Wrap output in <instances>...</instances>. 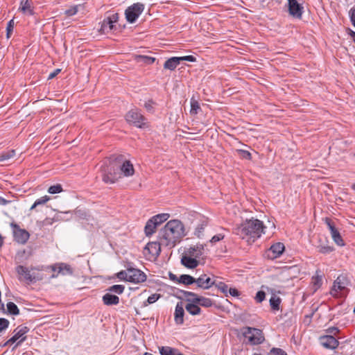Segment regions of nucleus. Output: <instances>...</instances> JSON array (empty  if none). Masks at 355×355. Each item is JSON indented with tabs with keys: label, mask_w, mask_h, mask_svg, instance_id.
<instances>
[{
	"label": "nucleus",
	"mask_w": 355,
	"mask_h": 355,
	"mask_svg": "<svg viewBox=\"0 0 355 355\" xmlns=\"http://www.w3.org/2000/svg\"><path fill=\"white\" fill-rule=\"evenodd\" d=\"M266 293L262 291H259L257 293L255 300L257 302H261L265 300Z\"/></svg>",
	"instance_id": "8fccbe9b"
},
{
	"label": "nucleus",
	"mask_w": 355,
	"mask_h": 355,
	"mask_svg": "<svg viewBox=\"0 0 355 355\" xmlns=\"http://www.w3.org/2000/svg\"><path fill=\"white\" fill-rule=\"evenodd\" d=\"M281 302V300L279 297L276 296H272L270 300V304L273 310H279V304Z\"/></svg>",
	"instance_id": "58836bf2"
},
{
	"label": "nucleus",
	"mask_w": 355,
	"mask_h": 355,
	"mask_svg": "<svg viewBox=\"0 0 355 355\" xmlns=\"http://www.w3.org/2000/svg\"><path fill=\"white\" fill-rule=\"evenodd\" d=\"M243 334L252 345L260 344L264 340L261 331L256 328L245 327Z\"/></svg>",
	"instance_id": "0eeeda50"
},
{
	"label": "nucleus",
	"mask_w": 355,
	"mask_h": 355,
	"mask_svg": "<svg viewBox=\"0 0 355 355\" xmlns=\"http://www.w3.org/2000/svg\"><path fill=\"white\" fill-rule=\"evenodd\" d=\"M14 25H15L14 19H11L8 21V23L7 24V27H6L7 38H9L10 37V35L13 31Z\"/></svg>",
	"instance_id": "c03bdc74"
},
{
	"label": "nucleus",
	"mask_w": 355,
	"mask_h": 355,
	"mask_svg": "<svg viewBox=\"0 0 355 355\" xmlns=\"http://www.w3.org/2000/svg\"><path fill=\"white\" fill-rule=\"evenodd\" d=\"M6 161L4 158L3 157L2 155L0 153V162Z\"/></svg>",
	"instance_id": "e2e57ef3"
},
{
	"label": "nucleus",
	"mask_w": 355,
	"mask_h": 355,
	"mask_svg": "<svg viewBox=\"0 0 355 355\" xmlns=\"http://www.w3.org/2000/svg\"><path fill=\"white\" fill-rule=\"evenodd\" d=\"M9 202L8 200L4 199L2 197H0V205H6Z\"/></svg>",
	"instance_id": "bf43d9fd"
},
{
	"label": "nucleus",
	"mask_w": 355,
	"mask_h": 355,
	"mask_svg": "<svg viewBox=\"0 0 355 355\" xmlns=\"http://www.w3.org/2000/svg\"><path fill=\"white\" fill-rule=\"evenodd\" d=\"M157 227V225L155 221L152 218L149 219L145 226V233L146 236L152 235L155 232Z\"/></svg>",
	"instance_id": "c756f323"
},
{
	"label": "nucleus",
	"mask_w": 355,
	"mask_h": 355,
	"mask_svg": "<svg viewBox=\"0 0 355 355\" xmlns=\"http://www.w3.org/2000/svg\"><path fill=\"white\" fill-rule=\"evenodd\" d=\"M200 110V107L199 105V103L197 100L194 98V97H192L191 98V110L190 113L192 115L196 114L198 111Z\"/></svg>",
	"instance_id": "f704fd0d"
},
{
	"label": "nucleus",
	"mask_w": 355,
	"mask_h": 355,
	"mask_svg": "<svg viewBox=\"0 0 355 355\" xmlns=\"http://www.w3.org/2000/svg\"><path fill=\"white\" fill-rule=\"evenodd\" d=\"M181 263L184 266L190 269L196 268L199 264V261L196 259V258L191 257L187 253H184V254L182 255Z\"/></svg>",
	"instance_id": "aec40b11"
},
{
	"label": "nucleus",
	"mask_w": 355,
	"mask_h": 355,
	"mask_svg": "<svg viewBox=\"0 0 355 355\" xmlns=\"http://www.w3.org/2000/svg\"><path fill=\"white\" fill-rule=\"evenodd\" d=\"M78 11V6H74L64 11V14L67 17L75 15Z\"/></svg>",
	"instance_id": "37998d69"
},
{
	"label": "nucleus",
	"mask_w": 355,
	"mask_h": 355,
	"mask_svg": "<svg viewBox=\"0 0 355 355\" xmlns=\"http://www.w3.org/2000/svg\"><path fill=\"white\" fill-rule=\"evenodd\" d=\"M12 343H8V340L3 345V346H6V345H11Z\"/></svg>",
	"instance_id": "0e129e2a"
},
{
	"label": "nucleus",
	"mask_w": 355,
	"mask_h": 355,
	"mask_svg": "<svg viewBox=\"0 0 355 355\" xmlns=\"http://www.w3.org/2000/svg\"><path fill=\"white\" fill-rule=\"evenodd\" d=\"M254 355H261V354H254Z\"/></svg>",
	"instance_id": "774afa93"
},
{
	"label": "nucleus",
	"mask_w": 355,
	"mask_h": 355,
	"mask_svg": "<svg viewBox=\"0 0 355 355\" xmlns=\"http://www.w3.org/2000/svg\"><path fill=\"white\" fill-rule=\"evenodd\" d=\"M169 216L170 215L168 214H159L152 217L151 218L155 221L157 225H159L164 221L167 220Z\"/></svg>",
	"instance_id": "72a5a7b5"
},
{
	"label": "nucleus",
	"mask_w": 355,
	"mask_h": 355,
	"mask_svg": "<svg viewBox=\"0 0 355 355\" xmlns=\"http://www.w3.org/2000/svg\"><path fill=\"white\" fill-rule=\"evenodd\" d=\"M184 306L182 304V302H178L176 304L175 313H174V319L175 322L178 324H182L184 322Z\"/></svg>",
	"instance_id": "4be33fe9"
},
{
	"label": "nucleus",
	"mask_w": 355,
	"mask_h": 355,
	"mask_svg": "<svg viewBox=\"0 0 355 355\" xmlns=\"http://www.w3.org/2000/svg\"><path fill=\"white\" fill-rule=\"evenodd\" d=\"M198 288L202 289H208L215 284V281L206 274L200 275L198 278L196 279V282Z\"/></svg>",
	"instance_id": "a211bd4d"
},
{
	"label": "nucleus",
	"mask_w": 355,
	"mask_h": 355,
	"mask_svg": "<svg viewBox=\"0 0 355 355\" xmlns=\"http://www.w3.org/2000/svg\"><path fill=\"white\" fill-rule=\"evenodd\" d=\"M160 297H161V295L157 294V293H154V294L150 295L148 297L147 300L144 302V306H146L148 304H151L155 302L160 298Z\"/></svg>",
	"instance_id": "ea45409f"
},
{
	"label": "nucleus",
	"mask_w": 355,
	"mask_h": 355,
	"mask_svg": "<svg viewBox=\"0 0 355 355\" xmlns=\"http://www.w3.org/2000/svg\"><path fill=\"white\" fill-rule=\"evenodd\" d=\"M189 61L194 62L196 61V58L193 55H187L183 57H172L168 59L164 64V68L166 69H169L171 71L174 70L178 65L180 63V61Z\"/></svg>",
	"instance_id": "9d476101"
},
{
	"label": "nucleus",
	"mask_w": 355,
	"mask_h": 355,
	"mask_svg": "<svg viewBox=\"0 0 355 355\" xmlns=\"http://www.w3.org/2000/svg\"><path fill=\"white\" fill-rule=\"evenodd\" d=\"M169 277H170V279H171L173 281L178 280L176 276L171 272L169 273Z\"/></svg>",
	"instance_id": "052dcab7"
},
{
	"label": "nucleus",
	"mask_w": 355,
	"mask_h": 355,
	"mask_svg": "<svg viewBox=\"0 0 355 355\" xmlns=\"http://www.w3.org/2000/svg\"><path fill=\"white\" fill-rule=\"evenodd\" d=\"M184 296L186 297V300H187V298H195L196 297L197 298H199V295L197 294L190 292V291H184Z\"/></svg>",
	"instance_id": "864d4df0"
},
{
	"label": "nucleus",
	"mask_w": 355,
	"mask_h": 355,
	"mask_svg": "<svg viewBox=\"0 0 355 355\" xmlns=\"http://www.w3.org/2000/svg\"><path fill=\"white\" fill-rule=\"evenodd\" d=\"M28 331V328L26 327H18L14 330V335L8 340V343H15L17 340V343L14 347L15 349L19 345H20L23 341L25 340L26 336L25 334Z\"/></svg>",
	"instance_id": "f8f14e48"
},
{
	"label": "nucleus",
	"mask_w": 355,
	"mask_h": 355,
	"mask_svg": "<svg viewBox=\"0 0 355 355\" xmlns=\"http://www.w3.org/2000/svg\"><path fill=\"white\" fill-rule=\"evenodd\" d=\"M224 236H225L223 234H218L211 239L210 242L211 243H216V242L223 240L224 239Z\"/></svg>",
	"instance_id": "603ef678"
},
{
	"label": "nucleus",
	"mask_w": 355,
	"mask_h": 355,
	"mask_svg": "<svg viewBox=\"0 0 355 355\" xmlns=\"http://www.w3.org/2000/svg\"><path fill=\"white\" fill-rule=\"evenodd\" d=\"M353 36H354V41L355 42V33H353Z\"/></svg>",
	"instance_id": "338daca9"
},
{
	"label": "nucleus",
	"mask_w": 355,
	"mask_h": 355,
	"mask_svg": "<svg viewBox=\"0 0 355 355\" xmlns=\"http://www.w3.org/2000/svg\"><path fill=\"white\" fill-rule=\"evenodd\" d=\"M116 277L121 280L135 284L144 282L147 279L146 275L143 271L132 267L127 268L126 270L119 272Z\"/></svg>",
	"instance_id": "20e7f679"
},
{
	"label": "nucleus",
	"mask_w": 355,
	"mask_h": 355,
	"mask_svg": "<svg viewBox=\"0 0 355 355\" xmlns=\"http://www.w3.org/2000/svg\"><path fill=\"white\" fill-rule=\"evenodd\" d=\"M349 15H350V18H351V21L352 22V24L355 27V8H352L349 10Z\"/></svg>",
	"instance_id": "5fc2aeb1"
},
{
	"label": "nucleus",
	"mask_w": 355,
	"mask_h": 355,
	"mask_svg": "<svg viewBox=\"0 0 355 355\" xmlns=\"http://www.w3.org/2000/svg\"><path fill=\"white\" fill-rule=\"evenodd\" d=\"M13 229V234L15 239L19 243H25L29 238V233L14 223L10 224Z\"/></svg>",
	"instance_id": "4468645a"
},
{
	"label": "nucleus",
	"mask_w": 355,
	"mask_h": 355,
	"mask_svg": "<svg viewBox=\"0 0 355 355\" xmlns=\"http://www.w3.org/2000/svg\"><path fill=\"white\" fill-rule=\"evenodd\" d=\"M285 247L282 243L273 244L268 251V257L274 259L279 257L284 251Z\"/></svg>",
	"instance_id": "6ab92c4d"
},
{
	"label": "nucleus",
	"mask_w": 355,
	"mask_h": 355,
	"mask_svg": "<svg viewBox=\"0 0 355 355\" xmlns=\"http://www.w3.org/2000/svg\"><path fill=\"white\" fill-rule=\"evenodd\" d=\"M125 119L128 123L140 128H145L146 125L145 117L136 109L130 110L125 115Z\"/></svg>",
	"instance_id": "6e6552de"
},
{
	"label": "nucleus",
	"mask_w": 355,
	"mask_h": 355,
	"mask_svg": "<svg viewBox=\"0 0 355 355\" xmlns=\"http://www.w3.org/2000/svg\"><path fill=\"white\" fill-rule=\"evenodd\" d=\"M197 302H189L185 306L186 310L192 315L200 313V308Z\"/></svg>",
	"instance_id": "bb28decb"
},
{
	"label": "nucleus",
	"mask_w": 355,
	"mask_h": 355,
	"mask_svg": "<svg viewBox=\"0 0 355 355\" xmlns=\"http://www.w3.org/2000/svg\"><path fill=\"white\" fill-rule=\"evenodd\" d=\"M220 291H221L223 293H225L227 291L228 286L223 282L216 283L215 282L214 284Z\"/></svg>",
	"instance_id": "09e8293b"
},
{
	"label": "nucleus",
	"mask_w": 355,
	"mask_h": 355,
	"mask_svg": "<svg viewBox=\"0 0 355 355\" xmlns=\"http://www.w3.org/2000/svg\"><path fill=\"white\" fill-rule=\"evenodd\" d=\"M322 282V275L318 274V271H316V275L312 277V284L314 287V291H315L317 289H318L321 285Z\"/></svg>",
	"instance_id": "473e14b6"
},
{
	"label": "nucleus",
	"mask_w": 355,
	"mask_h": 355,
	"mask_svg": "<svg viewBox=\"0 0 355 355\" xmlns=\"http://www.w3.org/2000/svg\"><path fill=\"white\" fill-rule=\"evenodd\" d=\"M9 324V321L5 318H0V332L6 329Z\"/></svg>",
	"instance_id": "3c124183"
},
{
	"label": "nucleus",
	"mask_w": 355,
	"mask_h": 355,
	"mask_svg": "<svg viewBox=\"0 0 355 355\" xmlns=\"http://www.w3.org/2000/svg\"><path fill=\"white\" fill-rule=\"evenodd\" d=\"M320 243L316 246L318 251L322 254H329L334 250V247L329 245V241L324 238V241L319 239Z\"/></svg>",
	"instance_id": "b1692460"
},
{
	"label": "nucleus",
	"mask_w": 355,
	"mask_h": 355,
	"mask_svg": "<svg viewBox=\"0 0 355 355\" xmlns=\"http://www.w3.org/2000/svg\"><path fill=\"white\" fill-rule=\"evenodd\" d=\"M162 244H161V241L158 239V242H150L148 243L145 248H144V254L146 255V253L148 254V259H156L161 252V247Z\"/></svg>",
	"instance_id": "9b49d317"
},
{
	"label": "nucleus",
	"mask_w": 355,
	"mask_h": 355,
	"mask_svg": "<svg viewBox=\"0 0 355 355\" xmlns=\"http://www.w3.org/2000/svg\"><path fill=\"white\" fill-rule=\"evenodd\" d=\"M268 355H287V354L282 349L272 348Z\"/></svg>",
	"instance_id": "de8ad7c7"
},
{
	"label": "nucleus",
	"mask_w": 355,
	"mask_h": 355,
	"mask_svg": "<svg viewBox=\"0 0 355 355\" xmlns=\"http://www.w3.org/2000/svg\"><path fill=\"white\" fill-rule=\"evenodd\" d=\"M178 281L185 285H191L196 282V278L189 275H182Z\"/></svg>",
	"instance_id": "7c9ffc66"
},
{
	"label": "nucleus",
	"mask_w": 355,
	"mask_h": 355,
	"mask_svg": "<svg viewBox=\"0 0 355 355\" xmlns=\"http://www.w3.org/2000/svg\"><path fill=\"white\" fill-rule=\"evenodd\" d=\"M17 272L24 279L28 282H33L43 279V276L40 273V269L37 268H26L23 266L17 267Z\"/></svg>",
	"instance_id": "39448f33"
},
{
	"label": "nucleus",
	"mask_w": 355,
	"mask_h": 355,
	"mask_svg": "<svg viewBox=\"0 0 355 355\" xmlns=\"http://www.w3.org/2000/svg\"><path fill=\"white\" fill-rule=\"evenodd\" d=\"M119 19L117 13L112 14V15L106 17L102 22L101 31L103 33H109L112 31L113 24L116 22Z\"/></svg>",
	"instance_id": "f3484780"
},
{
	"label": "nucleus",
	"mask_w": 355,
	"mask_h": 355,
	"mask_svg": "<svg viewBox=\"0 0 355 355\" xmlns=\"http://www.w3.org/2000/svg\"><path fill=\"white\" fill-rule=\"evenodd\" d=\"M135 60L138 63L151 64L155 62V58L147 55H137L135 56Z\"/></svg>",
	"instance_id": "c85d7f7f"
},
{
	"label": "nucleus",
	"mask_w": 355,
	"mask_h": 355,
	"mask_svg": "<svg viewBox=\"0 0 355 355\" xmlns=\"http://www.w3.org/2000/svg\"><path fill=\"white\" fill-rule=\"evenodd\" d=\"M51 268L53 271L58 272L57 274H53L51 275L52 278L57 277L59 274L62 275H71L73 274V268L71 267V266L64 263H60L53 265L51 266Z\"/></svg>",
	"instance_id": "ddd939ff"
},
{
	"label": "nucleus",
	"mask_w": 355,
	"mask_h": 355,
	"mask_svg": "<svg viewBox=\"0 0 355 355\" xmlns=\"http://www.w3.org/2000/svg\"><path fill=\"white\" fill-rule=\"evenodd\" d=\"M321 344L329 349H335L338 347L339 342L333 336H324L320 338Z\"/></svg>",
	"instance_id": "412c9836"
},
{
	"label": "nucleus",
	"mask_w": 355,
	"mask_h": 355,
	"mask_svg": "<svg viewBox=\"0 0 355 355\" xmlns=\"http://www.w3.org/2000/svg\"><path fill=\"white\" fill-rule=\"evenodd\" d=\"M62 191V186L59 184L51 186L48 189V192L51 194L58 193Z\"/></svg>",
	"instance_id": "79ce46f5"
},
{
	"label": "nucleus",
	"mask_w": 355,
	"mask_h": 355,
	"mask_svg": "<svg viewBox=\"0 0 355 355\" xmlns=\"http://www.w3.org/2000/svg\"><path fill=\"white\" fill-rule=\"evenodd\" d=\"M342 350V355H351L353 352V346L351 344L347 343L340 347Z\"/></svg>",
	"instance_id": "e433bc0d"
},
{
	"label": "nucleus",
	"mask_w": 355,
	"mask_h": 355,
	"mask_svg": "<svg viewBox=\"0 0 355 355\" xmlns=\"http://www.w3.org/2000/svg\"><path fill=\"white\" fill-rule=\"evenodd\" d=\"M153 102L152 101H148V102H146L144 104V107L148 111H151L153 109Z\"/></svg>",
	"instance_id": "4d7b16f0"
},
{
	"label": "nucleus",
	"mask_w": 355,
	"mask_h": 355,
	"mask_svg": "<svg viewBox=\"0 0 355 355\" xmlns=\"http://www.w3.org/2000/svg\"><path fill=\"white\" fill-rule=\"evenodd\" d=\"M204 250L205 249L202 245H196L189 248L185 253L197 259L198 258H200L201 256H202L204 254Z\"/></svg>",
	"instance_id": "5701e85b"
},
{
	"label": "nucleus",
	"mask_w": 355,
	"mask_h": 355,
	"mask_svg": "<svg viewBox=\"0 0 355 355\" xmlns=\"http://www.w3.org/2000/svg\"><path fill=\"white\" fill-rule=\"evenodd\" d=\"M144 5L141 3H136L129 6L125 12L126 19L130 23H134L142 13Z\"/></svg>",
	"instance_id": "1a4fd4ad"
},
{
	"label": "nucleus",
	"mask_w": 355,
	"mask_h": 355,
	"mask_svg": "<svg viewBox=\"0 0 355 355\" xmlns=\"http://www.w3.org/2000/svg\"><path fill=\"white\" fill-rule=\"evenodd\" d=\"M352 189L355 190V183L352 185Z\"/></svg>",
	"instance_id": "69168bd1"
},
{
	"label": "nucleus",
	"mask_w": 355,
	"mask_h": 355,
	"mask_svg": "<svg viewBox=\"0 0 355 355\" xmlns=\"http://www.w3.org/2000/svg\"><path fill=\"white\" fill-rule=\"evenodd\" d=\"M349 284V280L345 275H339L334 282L331 295L336 297L343 296L348 291L347 287Z\"/></svg>",
	"instance_id": "423d86ee"
},
{
	"label": "nucleus",
	"mask_w": 355,
	"mask_h": 355,
	"mask_svg": "<svg viewBox=\"0 0 355 355\" xmlns=\"http://www.w3.org/2000/svg\"><path fill=\"white\" fill-rule=\"evenodd\" d=\"M325 223L330 230L331 235V237H332L334 241L339 246H344L345 245L344 241L342 239L339 232L336 228L334 223L331 222V219L326 218Z\"/></svg>",
	"instance_id": "dca6fc26"
},
{
	"label": "nucleus",
	"mask_w": 355,
	"mask_h": 355,
	"mask_svg": "<svg viewBox=\"0 0 355 355\" xmlns=\"http://www.w3.org/2000/svg\"><path fill=\"white\" fill-rule=\"evenodd\" d=\"M265 227L258 219L246 220L234 229V233L248 243L254 242L264 233Z\"/></svg>",
	"instance_id": "7ed1b4c3"
},
{
	"label": "nucleus",
	"mask_w": 355,
	"mask_h": 355,
	"mask_svg": "<svg viewBox=\"0 0 355 355\" xmlns=\"http://www.w3.org/2000/svg\"><path fill=\"white\" fill-rule=\"evenodd\" d=\"M238 153L240 155V156L243 158V159H248V160H250L252 159V155L251 153L248 151V150H237Z\"/></svg>",
	"instance_id": "49530a36"
},
{
	"label": "nucleus",
	"mask_w": 355,
	"mask_h": 355,
	"mask_svg": "<svg viewBox=\"0 0 355 355\" xmlns=\"http://www.w3.org/2000/svg\"><path fill=\"white\" fill-rule=\"evenodd\" d=\"M4 158L5 160H8L12 157H13L15 155V150H9L7 151L2 152L1 153Z\"/></svg>",
	"instance_id": "a18cd8bd"
},
{
	"label": "nucleus",
	"mask_w": 355,
	"mask_h": 355,
	"mask_svg": "<svg viewBox=\"0 0 355 355\" xmlns=\"http://www.w3.org/2000/svg\"><path fill=\"white\" fill-rule=\"evenodd\" d=\"M103 180L105 183H114L119 178L130 177L135 173V168L130 161L123 155L111 158L110 165L103 169Z\"/></svg>",
	"instance_id": "f257e3e1"
},
{
	"label": "nucleus",
	"mask_w": 355,
	"mask_h": 355,
	"mask_svg": "<svg viewBox=\"0 0 355 355\" xmlns=\"http://www.w3.org/2000/svg\"><path fill=\"white\" fill-rule=\"evenodd\" d=\"M208 220L207 219H203L201 220L200 223L197 226L196 231H195V235L200 238L204 232V230L205 227L207 226Z\"/></svg>",
	"instance_id": "2f4dec72"
},
{
	"label": "nucleus",
	"mask_w": 355,
	"mask_h": 355,
	"mask_svg": "<svg viewBox=\"0 0 355 355\" xmlns=\"http://www.w3.org/2000/svg\"><path fill=\"white\" fill-rule=\"evenodd\" d=\"M125 287L123 285H114L108 288L110 292L121 294L124 291Z\"/></svg>",
	"instance_id": "a19ab883"
},
{
	"label": "nucleus",
	"mask_w": 355,
	"mask_h": 355,
	"mask_svg": "<svg viewBox=\"0 0 355 355\" xmlns=\"http://www.w3.org/2000/svg\"><path fill=\"white\" fill-rule=\"evenodd\" d=\"M103 302L105 305H116L119 302V298L118 296L112 295L110 293H106L103 297Z\"/></svg>",
	"instance_id": "a878e982"
},
{
	"label": "nucleus",
	"mask_w": 355,
	"mask_h": 355,
	"mask_svg": "<svg viewBox=\"0 0 355 355\" xmlns=\"http://www.w3.org/2000/svg\"><path fill=\"white\" fill-rule=\"evenodd\" d=\"M187 302H197L199 305L204 307H211L213 305V302L209 298L200 296L199 298L195 297V298H187Z\"/></svg>",
	"instance_id": "393cba45"
},
{
	"label": "nucleus",
	"mask_w": 355,
	"mask_h": 355,
	"mask_svg": "<svg viewBox=\"0 0 355 355\" xmlns=\"http://www.w3.org/2000/svg\"><path fill=\"white\" fill-rule=\"evenodd\" d=\"M19 10L24 14L31 15L33 14L31 3L28 0H22Z\"/></svg>",
	"instance_id": "cd10ccee"
},
{
	"label": "nucleus",
	"mask_w": 355,
	"mask_h": 355,
	"mask_svg": "<svg viewBox=\"0 0 355 355\" xmlns=\"http://www.w3.org/2000/svg\"><path fill=\"white\" fill-rule=\"evenodd\" d=\"M60 71L61 70L60 69H55L53 72L49 75L48 79H53L60 72Z\"/></svg>",
	"instance_id": "13d9d810"
},
{
	"label": "nucleus",
	"mask_w": 355,
	"mask_h": 355,
	"mask_svg": "<svg viewBox=\"0 0 355 355\" xmlns=\"http://www.w3.org/2000/svg\"><path fill=\"white\" fill-rule=\"evenodd\" d=\"M186 235L184 226L179 220H171L159 232V239L163 247L173 248Z\"/></svg>",
	"instance_id": "f03ea898"
},
{
	"label": "nucleus",
	"mask_w": 355,
	"mask_h": 355,
	"mask_svg": "<svg viewBox=\"0 0 355 355\" xmlns=\"http://www.w3.org/2000/svg\"><path fill=\"white\" fill-rule=\"evenodd\" d=\"M229 293L232 296L238 297L239 295V292L236 288H230L229 289Z\"/></svg>",
	"instance_id": "6e6d98bb"
},
{
	"label": "nucleus",
	"mask_w": 355,
	"mask_h": 355,
	"mask_svg": "<svg viewBox=\"0 0 355 355\" xmlns=\"http://www.w3.org/2000/svg\"><path fill=\"white\" fill-rule=\"evenodd\" d=\"M8 311L12 315H18L19 313V309L17 305L12 302L7 304Z\"/></svg>",
	"instance_id": "4c0bfd02"
},
{
	"label": "nucleus",
	"mask_w": 355,
	"mask_h": 355,
	"mask_svg": "<svg viewBox=\"0 0 355 355\" xmlns=\"http://www.w3.org/2000/svg\"><path fill=\"white\" fill-rule=\"evenodd\" d=\"M289 14L297 19H301L303 13V7L297 0H288Z\"/></svg>",
	"instance_id": "2eb2a0df"
},
{
	"label": "nucleus",
	"mask_w": 355,
	"mask_h": 355,
	"mask_svg": "<svg viewBox=\"0 0 355 355\" xmlns=\"http://www.w3.org/2000/svg\"><path fill=\"white\" fill-rule=\"evenodd\" d=\"M50 200V197L48 196H44L41 197L40 198H38L35 201L33 205L31 207V210L34 209L38 205H43L45 203H46Z\"/></svg>",
	"instance_id": "c9c22d12"
},
{
	"label": "nucleus",
	"mask_w": 355,
	"mask_h": 355,
	"mask_svg": "<svg viewBox=\"0 0 355 355\" xmlns=\"http://www.w3.org/2000/svg\"><path fill=\"white\" fill-rule=\"evenodd\" d=\"M331 333L332 334H336V332H338V330L337 328H333L331 331H330Z\"/></svg>",
	"instance_id": "680f3d73"
}]
</instances>
